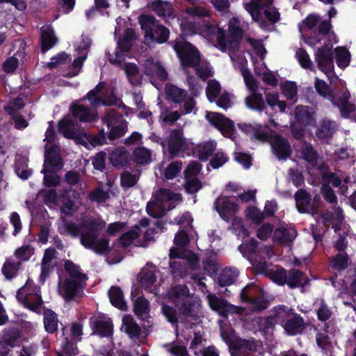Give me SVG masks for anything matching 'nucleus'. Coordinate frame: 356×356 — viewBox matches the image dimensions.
Listing matches in <instances>:
<instances>
[{
	"label": "nucleus",
	"instance_id": "f257e3e1",
	"mask_svg": "<svg viewBox=\"0 0 356 356\" xmlns=\"http://www.w3.org/2000/svg\"><path fill=\"white\" fill-rule=\"evenodd\" d=\"M173 42V48L179 58L181 67L186 75L189 90L196 96L200 87L198 79L191 74V70H193L198 78L206 81L213 76L212 68L210 63L202 58L197 47L191 43L182 40Z\"/></svg>",
	"mask_w": 356,
	"mask_h": 356
},
{
	"label": "nucleus",
	"instance_id": "f03ea898",
	"mask_svg": "<svg viewBox=\"0 0 356 356\" xmlns=\"http://www.w3.org/2000/svg\"><path fill=\"white\" fill-rule=\"evenodd\" d=\"M105 227L104 220L95 217L87 218L79 224L64 220L65 232L74 238L79 237L82 245L98 254H107L110 252L109 240L99 237V232Z\"/></svg>",
	"mask_w": 356,
	"mask_h": 356
},
{
	"label": "nucleus",
	"instance_id": "7ed1b4c3",
	"mask_svg": "<svg viewBox=\"0 0 356 356\" xmlns=\"http://www.w3.org/2000/svg\"><path fill=\"white\" fill-rule=\"evenodd\" d=\"M168 298L177 309V311L165 305L162 307V313L172 324L177 325L179 321L186 324L199 318L200 305L193 300L186 284L172 286L168 292Z\"/></svg>",
	"mask_w": 356,
	"mask_h": 356
},
{
	"label": "nucleus",
	"instance_id": "20e7f679",
	"mask_svg": "<svg viewBox=\"0 0 356 356\" xmlns=\"http://www.w3.org/2000/svg\"><path fill=\"white\" fill-rule=\"evenodd\" d=\"M266 328L272 327L275 323L282 326L289 335L301 334L305 329V323L300 314L294 309L285 305H280L273 309V314L266 320Z\"/></svg>",
	"mask_w": 356,
	"mask_h": 356
},
{
	"label": "nucleus",
	"instance_id": "39448f33",
	"mask_svg": "<svg viewBox=\"0 0 356 356\" xmlns=\"http://www.w3.org/2000/svg\"><path fill=\"white\" fill-rule=\"evenodd\" d=\"M241 128L252 139L261 142H269L273 153L278 159H286L291 156V146L287 139L279 135L273 136L272 132L267 127L261 125L254 127L250 124H243Z\"/></svg>",
	"mask_w": 356,
	"mask_h": 356
},
{
	"label": "nucleus",
	"instance_id": "423d86ee",
	"mask_svg": "<svg viewBox=\"0 0 356 356\" xmlns=\"http://www.w3.org/2000/svg\"><path fill=\"white\" fill-rule=\"evenodd\" d=\"M64 267L70 277L59 281L58 292L66 301H77L82 296L87 276L72 261H66Z\"/></svg>",
	"mask_w": 356,
	"mask_h": 356
},
{
	"label": "nucleus",
	"instance_id": "0eeeda50",
	"mask_svg": "<svg viewBox=\"0 0 356 356\" xmlns=\"http://www.w3.org/2000/svg\"><path fill=\"white\" fill-rule=\"evenodd\" d=\"M181 200L180 194L174 193L166 188H161L156 192L155 200L147 203L146 211L149 216L159 218L168 211L174 209L177 202Z\"/></svg>",
	"mask_w": 356,
	"mask_h": 356
},
{
	"label": "nucleus",
	"instance_id": "6e6552de",
	"mask_svg": "<svg viewBox=\"0 0 356 356\" xmlns=\"http://www.w3.org/2000/svg\"><path fill=\"white\" fill-rule=\"evenodd\" d=\"M273 0H251L244 3L245 9L250 14L253 20L259 22V26L266 29L268 23L262 19V14L273 24L280 19V13L273 6Z\"/></svg>",
	"mask_w": 356,
	"mask_h": 356
},
{
	"label": "nucleus",
	"instance_id": "1a4fd4ad",
	"mask_svg": "<svg viewBox=\"0 0 356 356\" xmlns=\"http://www.w3.org/2000/svg\"><path fill=\"white\" fill-rule=\"evenodd\" d=\"M138 19L147 38L158 43H163L168 40L170 34L168 29L161 24L154 17L144 15L140 16Z\"/></svg>",
	"mask_w": 356,
	"mask_h": 356
},
{
	"label": "nucleus",
	"instance_id": "9d476101",
	"mask_svg": "<svg viewBox=\"0 0 356 356\" xmlns=\"http://www.w3.org/2000/svg\"><path fill=\"white\" fill-rule=\"evenodd\" d=\"M17 299L29 309L38 312L43 305L40 289L26 282L17 292Z\"/></svg>",
	"mask_w": 356,
	"mask_h": 356
},
{
	"label": "nucleus",
	"instance_id": "9b49d317",
	"mask_svg": "<svg viewBox=\"0 0 356 356\" xmlns=\"http://www.w3.org/2000/svg\"><path fill=\"white\" fill-rule=\"evenodd\" d=\"M190 143L184 137L183 131H172L165 141L161 142L163 150L167 149L170 159L178 156L190 148Z\"/></svg>",
	"mask_w": 356,
	"mask_h": 356
},
{
	"label": "nucleus",
	"instance_id": "f8f14e48",
	"mask_svg": "<svg viewBox=\"0 0 356 356\" xmlns=\"http://www.w3.org/2000/svg\"><path fill=\"white\" fill-rule=\"evenodd\" d=\"M240 298L243 302L249 304L253 310H264L268 305L264 298L263 290L254 284H249L244 287L241 291Z\"/></svg>",
	"mask_w": 356,
	"mask_h": 356
},
{
	"label": "nucleus",
	"instance_id": "ddd939ff",
	"mask_svg": "<svg viewBox=\"0 0 356 356\" xmlns=\"http://www.w3.org/2000/svg\"><path fill=\"white\" fill-rule=\"evenodd\" d=\"M243 37V30L240 21L233 17L229 22V35L225 38L224 35V51L228 49L229 56L234 59L233 54L238 49Z\"/></svg>",
	"mask_w": 356,
	"mask_h": 356
},
{
	"label": "nucleus",
	"instance_id": "4468645a",
	"mask_svg": "<svg viewBox=\"0 0 356 356\" xmlns=\"http://www.w3.org/2000/svg\"><path fill=\"white\" fill-rule=\"evenodd\" d=\"M170 266L173 276L184 278L191 271L196 270L199 268V259L195 254H192L181 260L170 261Z\"/></svg>",
	"mask_w": 356,
	"mask_h": 356
},
{
	"label": "nucleus",
	"instance_id": "2eb2a0df",
	"mask_svg": "<svg viewBox=\"0 0 356 356\" xmlns=\"http://www.w3.org/2000/svg\"><path fill=\"white\" fill-rule=\"evenodd\" d=\"M303 24L306 27H307L309 29H312L314 28L318 24V28H317V33L316 41L312 42L310 41V39H308V41H307V43L315 45L318 42H320L321 40V38L318 37L319 35L325 36L328 34L330 32L332 25L330 23V19L328 20H323L320 22V17L315 14H311L309 15L304 21ZM313 39L312 38L311 40Z\"/></svg>",
	"mask_w": 356,
	"mask_h": 356
},
{
	"label": "nucleus",
	"instance_id": "dca6fc26",
	"mask_svg": "<svg viewBox=\"0 0 356 356\" xmlns=\"http://www.w3.org/2000/svg\"><path fill=\"white\" fill-rule=\"evenodd\" d=\"M143 73L147 76L151 83L155 86L156 79L164 81L168 79V72L160 62L152 58L146 59L143 64Z\"/></svg>",
	"mask_w": 356,
	"mask_h": 356
},
{
	"label": "nucleus",
	"instance_id": "f3484780",
	"mask_svg": "<svg viewBox=\"0 0 356 356\" xmlns=\"http://www.w3.org/2000/svg\"><path fill=\"white\" fill-rule=\"evenodd\" d=\"M315 60L319 70L325 73L331 72L334 67L332 47L325 44L318 48L315 53Z\"/></svg>",
	"mask_w": 356,
	"mask_h": 356
},
{
	"label": "nucleus",
	"instance_id": "a211bd4d",
	"mask_svg": "<svg viewBox=\"0 0 356 356\" xmlns=\"http://www.w3.org/2000/svg\"><path fill=\"white\" fill-rule=\"evenodd\" d=\"M224 341L228 344L229 350L232 356H241L249 352L256 351L257 347L254 341L241 339L227 340L225 335Z\"/></svg>",
	"mask_w": 356,
	"mask_h": 356
},
{
	"label": "nucleus",
	"instance_id": "6ab92c4d",
	"mask_svg": "<svg viewBox=\"0 0 356 356\" xmlns=\"http://www.w3.org/2000/svg\"><path fill=\"white\" fill-rule=\"evenodd\" d=\"M72 116L81 122H91L97 119L96 108H90L83 104L73 102L70 106Z\"/></svg>",
	"mask_w": 356,
	"mask_h": 356
},
{
	"label": "nucleus",
	"instance_id": "aec40b11",
	"mask_svg": "<svg viewBox=\"0 0 356 356\" xmlns=\"http://www.w3.org/2000/svg\"><path fill=\"white\" fill-rule=\"evenodd\" d=\"M106 133L104 129L101 130L97 135L87 134L83 131H77L76 137L72 139L75 140L76 143L81 144L86 147H88L90 145L93 147L103 145L106 142Z\"/></svg>",
	"mask_w": 356,
	"mask_h": 356
},
{
	"label": "nucleus",
	"instance_id": "412c9836",
	"mask_svg": "<svg viewBox=\"0 0 356 356\" xmlns=\"http://www.w3.org/2000/svg\"><path fill=\"white\" fill-rule=\"evenodd\" d=\"M63 166V163L58 152L53 148L46 151L44 154V163L42 172H57L62 169Z\"/></svg>",
	"mask_w": 356,
	"mask_h": 356
},
{
	"label": "nucleus",
	"instance_id": "4be33fe9",
	"mask_svg": "<svg viewBox=\"0 0 356 356\" xmlns=\"http://www.w3.org/2000/svg\"><path fill=\"white\" fill-rule=\"evenodd\" d=\"M156 268L152 264H147V266L143 268L139 274L140 284L147 291H151L155 295L157 294L156 289L153 286L156 281L155 275Z\"/></svg>",
	"mask_w": 356,
	"mask_h": 356
},
{
	"label": "nucleus",
	"instance_id": "5701e85b",
	"mask_svg": "<svg viewBox=\"0 0 356 356\" xmlns=\"http://www.w3.org/2000/svg\"><path fill=\"white\" fill-rule=\"evenodd\" d=\"M296 207L300 213H316L314 205H311V195L305 190L300 189L294 195Z\"/></svg>",
	"mask_w": 356,
	"mask_h": 356
},
{
	"label": "nucleus",
	"instance_id": "b1692460",
	"mask_svg": "<svg viewBox=\"0 0 356 356\" xmlns=\"http://www.w3.org/2000/svg\"><path fill=\"white\" fill-rule=\"evenodd\" d=\"M258 241L254 238H251L248 245H240L238 250L241 252L248 251L258 256H266L267 258H271L274 253L270 246L264 245L261 248L258 247Z\"/></svg>",
	"mask_w": 356,
	"mask_h": 356
},
{
	"label": "nucleus",
	"instance_id": "393cba45",
	"mask_svg": "<svg viewBox=\"0 0 356 356\" xmlns=\"http://www.w3.org/2000/svg\"><path fill=\"white\" fill-rule=\"evenodd\" d=\"M295 118L296 123L301 127H306L315 123L314 113L312 108L307 106H297L295 112Z\"/></svg>",
	"mask_w": 356,
	"mask_h": 356
},
{
	"label": "nucleus",
	"instance_id": "a878e982",
	"mask_svg": "<svg viewBox=\"0 0 356 356\" xmlns=\"http://www.w3.org/2000/svg\"><path fill=\"white\" fill-rule=\"evenodd\" d=\"M297 235L296 231L291 227H280L273 232V238L275 242L285 245L291 243Z\"/></svg>",
	"mask_w": 356,
	"mask_h": 356
},
{
	"label": "nucleus",
	"instance_id": "bb28decb",
	"mask_svg": "<svg viewBox=\"0 0 356 356\" xmlns=\"http://www.w3.org/2000/svg\"><path fill=\"white\" fill-rule=\"evenodd\" d=\"M332 209L333 211L325 212L322 217L325 222L331 223L334 231L337 232L343 221V215L340 207L334 205Z\"/></svg>",
	"mask_w": 356,
	"mask_h": 356
},
{
	"label": "nucleus",
	"instance_id": "cd10ccee",
	"mask_svg": "<svg viewBox=\"0 0 356 356\" xmlns=\"http://www.w3.org/2000/svg\"><path fill=\"white\" fill-rule=\"evenodd\" d=\"M298 152L301 158L312 165L317 163L318 154L309 143H301L298 146Z\"/></svg>",
	"mask_w": 356,
	"mask_h": 356
},
{
	"label": "nucleus",
	"instance_id": "c85d7f7f",
	"mask_svg": "<svg viewBox=\"0 0 356 356\" xmlns=\"http://www.w3.org/2000/svg\"><path fill=\"white\" fill-rule=\"evenodd\" d=\"M336 129L337 125L334 121L324 119L319 122L316 134L320 139H327L332 136Z\"/></svg>",
	"mask_w": 356,
	"mask_h": 356
},
{
	"label": "nucleus",
	"instance_id": "c756f323",
	"mask_svg": "<svg viewBox=\"0 0 356 356\" xmlns=\"http://www.w3.org/2000/svg\"><path fill=\"white\" fill-rule=\"evenodd\" d=\"M124 69L129 82L131 86H138L141 84L143 76L136 64L126 63Z\"/></svg>",
	"mask_w": 356,
	"mask_h": 356
},
{
	"label": "nucleus",
	"instance_id": "7c9ffc66",
	"mask_svg": "<svg viewBox=\"0 0 356 356\" xmlns=\"http://www.w3.org/2000/svg\"><path fill=\"white\" fill-rule=\"evenodd\" d=\"M153 11L159 17H173L174 9L170 2L157 0L151 5Z\"/></svg>",
	"mask_w": 356,
	"mask_h": 356
},
{
	"label": "nucleus",
	"instance_id": "2f4dec72",
	"mask_svg": "<svg viewBox=\"0 0 356 356\" xmlns=\"http://www.w3.org/2000/svg\"><path fill=\"white\" fill-rule=\"evenodd\" d=\"M221 90V86L219 82L216 80H209L208 81L206 92L208 99L211 102L216 100L217 104L222 107V96H219Z\"/></svg>",
	"mask_w": 356,
	"mask_h": 356
},
{
	"label": "nucleus",
	"instance_id": "473e14b6",
	"mask_svg": "<svg viewBox=\"0 0 356 356\" xmlns=\"http://www.w3.org/2000/svg\"><path fill=\"white\" fill-rule=\"evenodd\" d=\"M308 280L304 277L302 273L296 269L287 271V282L286 284L291 289L305 286Z\"/></svg>",
	"mask_w": 356,
	"mask_h": 356
},
{
	"label": "nucleus",
	"instance_id": "72a5a7b5",
	"mask_svg": "<svg viewBox=\"0 0 356 356\" xmlns=\"http://www.w3.org/2000/svg\"><path fill=\"white\" fill-rule=\"evenodd\" d=\"M41 41L42 50L43 53L51 48L56 44L57 39L51 27L47 26L41 28Z\"/></svg>",
	"mask_w": 356,
	"mask_h": 356
},
{
	"label": "nucleus",
	"instance_id": "f704fd0d",
	"mask_svg": "<svg viewBox=\"0 0 356 356\" xmlns=\"http://www.w3.org/2000/svg\"><path fill=\"white\" fill-rule=\"evenodd\" d=\"M134 312L142 321L149 323V302L145 298L140 296L134 301Z\"/></svg>",
	"mask_w": 356,
	"mask_h": 356
},
{
	"label": "nucleus",
	"instance_id": "c9c22d12",
	"mask_svg": "<svg viewBox=\"0 0 356 356\" xmlns=\"http://www.w3.org/2000/svg\"><path fill=\"white\" fill-rule=\"evenodd\" d=\"M128 152L123 147L115 149L110 156V161L115 167H122L129 161Z\"/></svg>",
	"mask_w": 356,
	"mask_h": 356
},
{
	"label": "nucleus",
	"instance_id": "e433bc0d",
	"mask_svg": "<svg viewBox=\"0 0 356 356\" xmlns=\"http://www.w3.org/2000/svg\"><path fill=\"white\" fill-rule=\"evenodd\" d=\"M105 86V82H99L94 89L90 90L86 96L81 100L88 99L90 102L91 107L97 108L101 106L102 98L99 96V94L103 90Z\"/></svg>",
	"mask_w": 356,
	"mask_h": 356
},
{
	"label": "nucleus",
	"instance_id": "4c0bfd02",
	"mask_svg": "<svg viewBox=\"0 0 356 356\" xmlns=\"http://www.w3.org/2000/svg\"><path fill=\"white\" fill-rule=\"evenodd\" d=\"M108 296L113 305L121 310L127 309V305L124 301L122 291L119 287L112 286L108 291Z\"/></svg>",
	"mask_w": 356,
	"mask_h": 356
},
{
	"label": "nucleus",
	"instance_id": "58836bf2",
	"mask_svg": "<svg viewBox=\"0 0 356 356\" xmlns=\"http://www.w3.org/2000/svg\"><path fill=\"white\" fill-rule=\"evenodd\" d=\"M151 157V151L143 147L136 148L132 154L133 161L142 165L149 163L152 161Z\"/></svg>",
	"mask_w": 356,
	"mask_h": 356
},
{
	"label": "nucleus",
	"instance_id": "ea45409f",
	"mask_svg": "<svg viewBox=\"0 0 356 356\" xmlns=\"http://www.w3.org/2000/svg\"><path fill=\"white\" fill-rule=\"evenodd\" d=\"M56 250L54 248L47 249L44 252V257L42 261V272L41 277H46L50 270L53 269L54 266L51 264L53 259L55 258Z\"/></svg>",
	"mask_w": 356,
	"mask_h": 356
},
{
	"label": "nucleus",
	"instance_id": "a19ab883",
	"mask_svg": "<svg viewBox=\"0 0 356 356\" xmlns=\"http://www.w3.org/2000/svg\"><path fill=\"white\" fill-rule=\"evenodd\" d=\"M245 104L248 108L258 111H261L266 108L262 95L256 92L245 98Z\"/></svg>",
	"mask_w": 356,
	"mask_h": 356
},
{
	"label": "nucleus",
	"instance_id": "79ce46f5",
	"mask_svg": "<svg viewBox=\"0 0 356 356\" xmlns=\"http://www.w3.org/2000/svg\"><path fill=\"white\" fill-rule=\"evenodd\" d=\"M94 333L101 337H108L112 334L113 325L111 322L104 320H95L92 323Z\"/></svg>",
	"mask_w": 356,
	"mask_h": 356
},
{
	"label": "nucleus",
	"instance_id": "37998d69",
	"mask_svg": "<svg viewBox=\"0 0 356 356\" xmlns=\"http://www.w3.org/2000/svg\"><path fill=\"white\" fill-rule=\"evenodd\" d=\"M58 131L62 133L65 138L72 139L76 137L75 123L72 120L63 119L58 123Z\"/></svg>",
	"mask_w": 356,
	"mask_h": 356
},
{
	"label": "nucleus",
	"instance_id": "c03bdc74",
	"mask_svg": "<svg viewBox=\"0 0 356 356\" xmlns=\"http://www.w3.org/2000/svg\"><path fill=\"white\" fill-rule=\"evenodd\" d=\"M281 90L283 95L288 101H290L291 105H293L298 100L297 86L293 82H286L281 85Z\"/></svg>",
	"mask_w": 356,
	"mask_h": 356
},
{
	"label": "nucleus",
	"instance_id": "a18cd8bd",
	"mask_svg": "<svg viewBox=\"0 0 356 356\" xmlns=\"http://www.w3.org/2000/svg\"><path fill=\"white\" fill-rule=\"evenodd\" d=\"M57 315L53 311L48 309L44 313V324L45 330L49 333H54L58 329Z\"/></svg>",
	"mask_w": 356,
	"mask_h": 356
},
{
	"label": "nucleus",
	"instance_id": "49530a36",
	"mask_svg": "<svg viewBox=\"0 0 356 356\" xmlns=\"http://www.w3.org/2000/svg\"><path fill=\"white\" fill-rule=\"evenodd\" d=\"M166 94L174 102L179 103L186 99L187 92L174 85L166 86Z\"/></svg>",
	"mask_w": 356,
	"mask_h": 356
},
{
	"label": "nucleus",
	"instance_id": "de8ad7c7",
	"mask_svg": "<svg viewBox=\"0 0 356 356\" xmlns=\"http://www.w3.org/2000/svg\"><path fill=\"white\" fill-rule=\"evenodd\" d=\"M103 122L107 125L108 128L117 125L125 120L122 115L114 109H108L105 115L102 118Z\"/></svg>",
	"mask_w": 356,
	"mask_h": 356
},
{
	"label": "nucleus",
	"instance_id": "09e8293b",
	"mask_svg": "<svg viewBox=\"0 0 356 356\" xmlns=\"http://www.w3.org/2000/svg\"><path fill=\"white\" fill-rule=\"evenodd\" d=\"M123 324L124 326L125 332L130 337L139 338L141 334L140 327L129 317L123 318Z\"/></svg>",
	"mask_w": 356,
	"mask_h": 356
},
{
	"label": "nucleus",
	"instance_id": "8fccbe9b",
	"mask_svg": "<svg viewBox=\"0 0 356 356\" xmlns=\"http://www.w3.org/2000/svg\"><path fill=\"white\" fill-rule=\"evenodd\" d=\"M140 172L132 174L129 171L124 170L120 175L121 186L124 188L134 186L139 179Z\"/></svg>",
	"mask_w": 356,
	"mask_h": 356
},
{
	"label": "nucleus",
	"instance_id": "3c124183",
	"mask_svg": "<svg viewBox=\"0 0 356 356\" xmlns=\"http://www.w3.org/2000/svg\"><path fill=\"white\" fill-rule=\"evenodd\" d=\"M20 337L21 334L18 330L9 329L5 331L3 339L8 346L14 347L18 346Z\"/></svg>",
	"mask_w": 356,
	"mask_h": 356
},
{
	"label": "nucleus",
	"instance_id": "603ef678",
	"mask_svg": "<svg viewBox=\"0 0 356 356\" xmlns=\"http://www.w3.org/2000/svg\"><path fill=\"white\" fill-rule=\"evenodd\" d=\"M186 13L193 17L202 18L209 15V10L204 6L197 5L196 3H191V6L186 8Z\"/></svg>",
	"mask_w": 356,
	"mask_h": 356
},
{
	"label": "nucleus",
	"instance_id": "864d4df0",
	"mask_svg": "<svg viewBox=\"0 0 356 356\" xmlns=\"http://www.w3.org/2000/svg\"><path fill=\"white\" fill-rule=\"evenodd\" d=\"M108 138L111 140L124 136L127 131V122L125 121L109 128Z\"/></svg>",
	"mask_w": 356,
	"mask_h": 356
},
{
	"label": "nucleus",
	"instance_id": "5fc2aeb1",
	"mask_svg": "<svg viewBox=\"0 0 356 356\" xmlns=\"http://www.w3.org/2000/svg\"><path fill=\"white\" fill-rule=\"evenodd\" d=\"M91 44V39L88 36L83 35L81 41L76 45L77 55H81L83 58H87Z\"/></svg>",
	"mask_w": 356,
	"mask_h": 356
},
{
	"label": "nucleus",
	"instance_id": "6e6d98bb",
	"mask_svg": "<svg viewBox=\"0 0 356 356\" xmlns=\"http://www.w3.org/2000/svg\"><path fill=\"white\" fill-rule=\"evenodd\" d=\"M19 265V261L13 262L10 260H8L2 267V273L7 279L10 280L15 276Z\"/></svg>",
	"mask_w": 356,
	"mask_h": 356
},
{
	"label": "nucleus",
	"instance_id": "4d7b16f0",
	"mask_svg": "<svg viewBox=\"0 0 356 356\" xmlns=\"http://www.w3.org/2000/svg\"><path fill=\"white\" fill-rule=\"evenodd\" d=\"M216 144L213 141L207 142L200 144L199 148V158L202 161H205L207 158L212 154L216 149Z\"/></svg>",
	"mask_w": 356,
	"mask_h": 356
},
{
	"label": "nucleus",
	"instance_id": "13d9d810",
	"mask_svg": "<svg viewBox=\"0 0 356 356\" xmlns=\"http://www.w3.org/2000/svg\"><path fill=\"white\" fill-rule=\"evenodd\" d=\"M336 60L340 67H346L350 60V53L345 48L337 47L335 49Z\"/></svg>",
	"mask_w": 356,
	"mask_h": 356
},
{
	"label": "nucleus",
	"instance_id": "bf43d9fd",
	"mask_svg": "<svg viewBox=\"0 0 356 356\" xmlns=\"http://www.w3.org/2000/svg\"><path fill=\"white\" fill-rule=\"evenodd\" d=\"M206 118L210 124L222 133V115L220 113L208 111L206 114Z\"/></svg>",
	"mask_w": 356,
	"mask_h": 356
},
{
	"label": "nucleus",
	"instance_id": "052dcab7",
	"mask_svg": "<svg viewBox=\"0 0 356 356\" xmlns=\"http://www.w3.org/2000/svg\"><path fill=\"white\" fill-rule=\"evenodd\" d=\"M182 168V163L179 161H176L170 163L165 170V177L167 179H174L180 172Z\"/></svg>",
	"mask_w": 356,
	"mask_h": 356
},
{
	"label": "nucleus",
	"instance_id": "680f3d73",
	"mask_svg": "<svg viewBox=\"0 0 356 356\" xmlns=\"http://www.w3.org/2000/svg\"><path fill=\"white\" fill-rule=\"evenodd\" d=\"M241 73L247 88L252 92H256L258 89L259 84L251 72L245 68H242Z\"/></svg>",
	"mask_w": 356,
	"mask_h": 356
},
{
	"label": "nucleus",
	"instance_id": "e2e57ef3",
	"mask_svg": "<svg viewBox=\"0 0 356 356\" xmlns=\"http://www.w3.org/2000/svg\"><path fill=\"white\" fill-rule=\"evenodd\" d=\"M73 341L66 337L63 347V352L59 353L58 356H76L78 354V348Z\"/></svg>",
	"mask_w": 356,
	"mask_h": 356
},
{
	"label": "nucleus",
	"instance_id": "0e129e2a",
	"mask_svg": "<svg viewBox=\"0 0 356 356\" xmlns=\"http://www.w3.org/2000/svg\"><path fill=\"white\" fill-rule=\"evenodd\" d=\"M350 97V94L348 90H344L340 92H338L337 94H332L330 99L331 100L332 104L335 106H339L342 104V103H346L348 101Z\"/></svg>",
	"mask_w": 356,
	"mask_h": 356
},
{
	"label": "nucleus",
	"instance_id": "69168bd1",
	"mask_svg": "<svg viewBox=\"0 0 356 356\" xmlns=\"http://www.w3.org/2000/svg\"><path fill=\"white\" fill-rule=\"evenodd\" d=\"M332 266L337 270H343L348 266V255L345 252L339 253L332 261Z\"/></svg>",
	"mask_w": 356,
	"mask_h": 356
},
{
	"label": "nucleus",
	"instance_id": "338daca9",
	"mask_svg": "<svg viewBox=\"0 0 356 356\" xmlns=\"http://www.w3.org/2000/svg\"><path fill=\"white\" fill-rule=\"evenodd\" d=\"M321 193L326 202L332 204H337V197L332 188L327 184H323Z\"/></svg>",
	"mask_w": 356,
	"mask_h": 356
},
{
	"label": "nucleus",
	"instance_id": "774afa93",
	"mask_svg": "<svg viewBox=\"0 0 356 356\" xmlns=\"http://www.w3.org/2000/svg\"><path fill=\"white\" fill-rule=\"evenodd\" d=\"M34 253V248L30 245H23L17 249L15 255L22 261L28 260Z\"/></svg>",
	"mask_w": 356,
	"mask_h": 356
}]
</instances>
